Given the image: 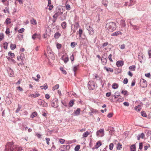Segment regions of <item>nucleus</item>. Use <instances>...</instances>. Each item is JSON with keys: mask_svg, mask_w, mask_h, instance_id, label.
Wrapping results in <instances>:
<instances>
[{"mask_svg": "<svg viewBox=\"0 0 151 151\" xmlns=\"http://www.w3.org/2000/svg\"><path fill=\"white\" fill-rule=\"evenodd\" d=\"M125 45L124 44H123L120 45V48L121 49H123L125 48Z\"/></svg>", "mask_w": 151, "mask_h": 151, "instance_id": "nucleus-62", "label": "nucleus"}, {"mask_svg": "<svg viewBox=\"0 0 151 151\" xmlns=\"http://www.w3.org/2000/svg\"><path fill=\"white\" fill-rule=\"evenodd\" d=\"M119 85L116 83H114L112 84V88L114 89L117 88L118 87Z\"/></svg>", "mask_w": 151, "mask_h": 151, "instance_id": "nucleus-26", "label": "nucleus"}, {"mask_svg": "<svg viewBox=\"0 0 151 151\" xmlns=\"http://www.w3.org/2000/svg\"><path fill=\"white\" fill-rule=\"evenodd\" d=\"M102 4L104 5L105 6H107L108 4V1L107 0H102Z\"/></svg>", "mask_w": 151, "mask_h": 151, "instance_id": "nucleus-23", "label": "nucleus"}, {"mask_svg": "<svg viewBox=\"0 0 151 151\" xmlns=\"http://www.w3.org/2000/svg\"><path fill=\"white\" fill-rule=\"evenodd\" d=\"M101 145V143L100 141L97 142L95 146L96 149H98Z\"/></svg>", "mask_w": 151, "mask_h": 151, "instance_id": "nucleus-20", "label": "nucleus"}, {"mask_svg": "<svg viewBox=\"0 0 151 151\" xmlns=\"http://www.w3.org/2000/svg\"><path fill=\"white\" fill-rule=\"evenodd\" d=\"M8 73L9 74L10 76L11 77L14 74L13 71L11 69H10L8 72Z\"/></svg>", "mask_w": 151, "mask_h": 151, "instance_id": "nucleus-37", "label": "nucleus"}, {"mask_svg": "<svg viewBox=\"0 0 151 151\" xmlns=\"http://www.w3.org/2000/svg\"><path fill=\"white\" fill-rule=\"evenodd\" d=\"M38 38L39 40H40L41 37L40 35L37 33L33 34L32 36V38L33 40H35L37 38Z\"/></svg>", "mask_w": 151, "mask_h": 151, "instance_id": "nucleus-10", "label": "nucleus"}, {"mask_svg": "<svg viewBox=\"0 0 151 151\" xmlns=\"http://www.w3.org/2000/svg\"><path fill=\"white\" fill-rule=\"evenodd\" d=\"M62 146H63V147L64 148V147H65L66 149V150H67V151L68 149H69L70 148V146L69 145H63Z\"/></svg>", "mask_w": 151, "mask_h": 151, "instance_id": "nucleus-54", "label": "nucleus"}, {"mask_svg": "<svg viewBox=\"0 0 151 151\" xmlns=\"http://www.w3.org/2000/svg\"><path fill=\"white\" fill-rule=\"evenodd\" d=\"M17 88V89L19 91H23L22 88L20 87V86H19Z\"/></svg>", "mask_w": 151, "mask_h": 151, "instance_id": "nucleus-58", "label": "nucleus"}, {"mask_svg": "<svg viewBox=\"0 0 151 151\" xmlns=\"http://www.w3.org/2000/svg\"><path fill=\"white\" fill-rule=\"evenodd\" d=\"M131 151H136V147L134 145H131L130 147Z\"/></svg>", "mask_w": 151, "mask_h": 151, "instance_id": "nucleus-25", "label": "nucleus"}, {"mask_svg": "<svg viewBox=\"0 0 151 151\" xmlns=\"http://www.w3.org/2000/svg\"><path fill=\"white\" fill-rule=\"evenodd\" d=\"M46 143L48 145H50V139L49 138H45Z\"/></svg>", "mask_w": 151, "mask_h": 151, "instance_id": "nucleus-50", "label": "nucleus"}, {"mask_svg": "<svg viewBox=\"0 0 151 151\" xmlns=\"http://www.w3.org/2000/svg\"><path fill=\"white\" fill-rule=\"evenodd\" d=\"M10 33V29L9 28H7L6 29V30L5 32V33L6 34H9Z\"/></svg>", "mask_w": 151, "mask_h": 151, "instance_id": "nucleus-52", "label": "nucleus"}, {"mask_svg": "<svg viewBox=\"0 0 151 151\" xmlns=\"http://www.w3.org/2000/svg\"><path fill=\"white\" fill-rule=\"evenodd\" d=\"M111 57L112 55L111 54H110L108 56V59L110 62H112L113 60H112V59L111 58Z\"/></svg>", "mask_w": 151, "mask_h": 151, "instance_id": "nucleus-55", "label": "nucleus"}, {"mask_svg": "<svg viewBox=\"0 0 151 151\" xmlns=\"http://www.w3.org/2000/svg\"><path fill=\"white\" fill-rule=\"evenodd\" d=\"M124 64V62L122 60H119L116 63V65L118 67H121Z\"/></svg>", "mask_w": 151, "mask_h": 151, "instance_id": "nucleus-12", "label": "nucleus"}, {"mask_svg": "<svg viewBox=\"0 0 151 151\" xmlns=\"http://www.w3.org/2000/svg\"><path fill=\"white\" fill-rule=\"evenodd\" d=\"M139 149L140 150H142L143 148V144L142 142L140 143L139 144Z\"/></svg>", "mask_w": 151, "mask_h": 151, "instance_id": "nucleus-59", "label": "nucleus"}, {"mask_svg": "<svg viewBox=\"0 0 151 151\" xmlns=\"http://www.w3.org/2000/svg\"><path fill=\"white\" fill-rule=\"evenodd\" d=\"M96 134L98 137H101L104 136V129H101L96 132Z\"/></svg>", "mask_w": 151, "mask_h": 151, "instance_id": "nucleus-4", "label": "nucleus"}, {"mask_svg": "<svg viewBox=\"0 0 151 151\" xmlns=\"http://www.w3.org/2000/svg\"><path fill=\"white\" fill-rule=\"evenodd\" d=\"M139 136L141 138L143 139L145 137V134L144 133H142L139 135Z\"/></svg>", "mask_w": 151, "mask_h": 151, "instance_id": "nucleus-63", "label": "nucleus"}, {"mask_svg": "<svg viewBox=\"0 0 151 151\" xmlns=\"http://www.w3.org/2000/svg\"><path fill=\"white\" fill-rule=\"evenodd\" d=\"M75 55V54H74V53H73L72 54L70 57V59L72 61H73L74 60V56Z\"/></svg>", "mask_w": 151, "mask_h": 151, "instance_id": "nucleus-34", "label": "nucleus"}, {"mask_svg": "<svg viewBox=\"0 0 151 151\" xmlns=\"http://www.w3.org/2000/svg\"><path fill=\"white\" fill-rule=\"evenodd\" d=\"M140 85L142 88H144L147 86V82L143 79H141L140 81Z\"/></svg>", "mask_w": 151, "mask_h": 151, "instance_id": "nucleus-5", "label": "nucleus"}, {"mask_svg": "<svg viewBox=\"0 0 151 151\" xmlns=\"http://www.w3.org/2000/svg\"><path fill=\"white\" fill-rule=\"evenodd\" d=\"M17 60L19 62L18 65L22 66L24 64V63L25 62V58L24 55L23 53H22L19 56H18L17 57Z\"/></svg>", "mask_w": 151, "mask_h": 151, "instance_id": "nucleus-3", "label": "nucleus"}, {"mask_svg": "<svg viewBox=\"0 0 151 151\" xmlns=\"http://www.w3.org/2000/svg\"><path fill=\"white\" fill-rule=\"evenodd\" d=\"M101 63L104 65H105L107 62V59L106 58H102L101 59Z\"/></svg>", "mask_w": 151, "mask_h": 151, "instance_id": "nucleus-18", "label": "nucleus"}, {"mask_svg": "<svg viewBox=\"0 0 151 151\" xmlns=\"http://www.w3.org/2000/svg\"><path fill=\"white\" fill-rule=\"evenodd\" d=\"M58 139V140L59 142L61 144H64L65 141V139L61 138H59Z\"/></svg>", "mask_w": 151, "mask_h": 151, "instance_id": "nucleus-30", "label": "nucleus"}, {"mask_svg": "<svg viewBox=\"0 0 151 151\" xmlns=\"http://www.w3.org/2000/svg\"><path fill=\"white\" fill-rule=\"evenodd\" d=\"M37 79H36L34 77H33L32 78L34 79L35 81H39V79H40V76L39 74H37Z\"/></svg>", "mask_w": 151, "mask_h": 151, "instance_id": "nucleus-40", "label": "nucleus"}, {"mask_svg": "<svg viewBox=\"0 0 151 151\" xmlns=\"http://www.w3.org/2000/svg\"><path fill=\"white\" fill-rule=\"evenodd\" d=\"M63 14V12H61V9H58L57 10V12L53 16L54 18L56 19L60 15H61Z\"/></svg>", "mask_w": 151, "mask_h": 151, "instance_id": "nucleus-7", "label": "nucleus"}, {"mask_svg": "<svg viewBox=\"0 0 151 151\" xmlns=\"http://www.w3.org/2000/svg\"><path fill=\"white\" fill-rule=\"evenodd\" d=\"M24 31V28H22L18 31V32L19 33H22Z\"/></svg>", "mask_w": 151, "mask_h": 151, "instance_id": "nucleus-53", "label": "nucleus"}, {"mask_svg": "<svg viewBox=\"0 0 151 151\" xmlns=\"http://www.w3.org/2000/svg\"><path fill=\"white\" fill-rule=\"evenodd\" d=\"M8 43L7 42H5L4 43V47L5 49H7V48Z\"/></svg>", "mask_w": 151, "mask_h": 151, "instance_id": "nucleus-49", "label": "nucleus"}, {"mask_svg": "<svg viewBox=\"0 0 151 151\" xmlns=\"http://www.w3.org/2000/svg\"><path fill=\"white\" fill-rule=\"evenodd\" d=\"M82 32L83 31L81 29H79L78 32V33L79 35V37H81Z\"/></svg>", "mask_w": 151, "mask_h": 151, "instance_id": "nucleus-61", "label": "nucleus"}, {"mask_svg": "<svg viewBox=\"0 0 151 151\" xmlns=\"http://www.w3.org/2000/svg\"><path fill=\"white\" fill-rule=\"evenodd\" d=\"M5 147L4 151H21L22 150L21 147L14 145L13 141L8 142Z\"/></svg>", "mask_w": 151, "mask_h": 151, "instance_id": "nucleus-1", "label": "nucleus"}, {"mask_svg": "<svg viewBox=\"0 0 151 151\" xmlns=\"http://www.w3.org/2000/svg\"><path fill=\"white\" fill-rule=\"evenodd\" d=\"M108 45V43L107 42H105L101 46V47L103 48L104 50H107L109 49V50L111 49L110 48H109L108 46L106 47Z\"/></svg>", "mask_w": 151, "mask_h": 151, "instance_id": "nucleus-9", "label": "nucleus"}, {"mask_svg": "<svg viewBox=\"0 0 151 151\" xmlns=\"http://www.w3.org/2000/svg\"><path fill=\"white\" fill-rule=\"evenodd\" d=\"M113 113H110L107 115V117L109 118H111L112 116Z\"/></svg>", "mask_w": 151, "mask_h": 151, "instance_id": "nucleus-56", "label": "nucleus"}, {"mask_svg": "<svg viewBox=\"0 0 151 151\" xmlns=\"http://www.w3.org/2000/svg\"><path fill=\"white\" fill-rule=\"evenodd\" d=\"M121 93L123 94L125 96L128 95V92L126 90H123L121 92Z\"/></svg>", "mask_w": 151, "mask_h": 151, "instance_id": "nucleus-36", "label": "nucleus"}, {"mask_svg": "<svg viewBox=\"0 0 151 151\" xmlns=\"http://www.w3.org/2000/svg\"><path fill=\"white\" fill-rule=\"evenodd\" d=\"M66 9L68 10H69L70 9V6L69 4H66L65 5Z\"/></svg>", "mask_w": 151, "mask_h": 151, "instance_id": "nucleus-47", "label": "nucleus"}, {"mask_svg": "<svg viewBox=\"0 0 151 151\" xmlns=\"http://www.w3.org/2000/svg\"><path fill=\"white\" fill-rule=\"evenodd\" d=\"M122 33L119 31H117L116 32H115L113 33L112 34L111 36H118L119 35H122Z\"/></svg>", "mask_w": 151, "mask_h": 151, "instance_id": "nucleus-15", "label": "nucleus"}, {"mask_svg": "<svg viewBox=\"0 0 151 151\" xmlns=\"http://www.w3.org/2000/svg\"><path fill=\"white\" fill-rule=\"evenodd\" d=\"M136 66L135 65H133L130 66L129 69L131 71H134L135 70Z\"/></svg>", "mask_w": 151, "mask_h": 151, "instance_id": "nucleus-28", "label": "nucleus"}, {"mask_svg": "<svg viewBox=\"0 0 151 151\" xmlns=\"http://www.w3.org/2000/svg\"><path fill=\"white\" fill-rule=\"evenodd\" d=\"M107 26L108 30L110 32H113L116 28V23L113 22H109L107 24Z\"/></svg>", "mask_w": 151, "mask_h": 151, "instance_id": "nucleus-2", "label": "nucleus"}, {"mask_svg": "<svg viewBox=\"0 0 151 151\" xmlns=\"http://www.w3.org/2000/svg\"><path fill=\"white\" fill-rule=\"evenodd\" d=\"M104 69L106 70L108 72H111L112 73L114 71V70L111 68H107L106 67H104Z\"/></svg>", "mask_w": 151, "mask_h": 151, "instance_id": "nucleus-17", "label": "nucleus"}, {"mask_svg": "<svg viewBox=\"0 0 151 151\" xmlns=\"http://www.w3.org/2000/svg\"><path fill=\"white\" fill-rule=\"evenodd\" d=\"M141 114L142 116L143 117H146L147 116L146 113L144 111L141 112Z\"/></svg>", "mask_w": 151, "mask_h": 151, "instance_id": "nucleus-48", "label": "nucleus"}, {"mask_svg": "<svg viewBox=\"0 0 151 151\" xmlns=\"http://www.w3.org/2000/svg\"><path fill=\"white\" fill-rule=\"evenodd\" d=\"M77 43L75 42H73L71 43V46L73 48L75 47L77 45Z\"/></svg>", "mask_w": 151, "mask_h": 151, "instance_id": "nucleus-35", "label": "nucleus"}, {"mask_svg": "<svg viewBox=\"0 0 151 151\" xmlns=\"http://www.w3.org/2000/svg\"><path fill=\"white\" fill-rule=\"evenodd\" d=\"M8 55H9L11 56L12 58H14L15 55L13 53H12L11 51L9 52Z\"/></svg>", "mask_w": 151, "mask_h": 151, "instance_id": "nucleus-39", "label": "nucleus"}, {"mask_svg": "<svg viewBox=\"0 0 151 151\" xmlns=\"http://www.w3.org/2000/svg\"><path fill=\"white\" fill-rule=\"evenodd\" d=\"M60 70L62 71L63 74H66L67 73L66 71L63 69V68L61 67L60 68Z\"/></svg>", "mask_w": 151, "mask_h": 151, "instance_id": "nucleus-46", "label": "nucleus"}, {"mask_svg": "<svg viewBox=\"0 0 151 151\" xmlns=\"http://www.w3.org/2000/svg\"><path fill=\"white\" fill-rule=\"evenodd\" d=\"M74 101L73 100H71L69 103V105L70 107L73 106L74 104Z\"/></svg>", "mask_w": 151, "mask_h": 151, "instance_id": "nucleus-43", "label": "nucleus"}, {"mask_svg": "<svg viewBox=\"0 0 151 151\" xmlns=\"http://www.w3.org/2000/svg\"><path fill=\"white\" fill-rule=\"evenodd\" d=\"M135 109L137 111H139L141 109L140 106L138 105L135 107Z\"/></svg>", "mask_w": 151, "mask_h": 151, "instance_id": "nucleus-33", "label": "nucleus"}, {"mask_svg": "<svg viewBox=\"0 0 151 151\" xmlns=\"http://www.w3.org/2000/svg\"><path fill=\"white\" fill-rule=\"evenodd\" d=\"M81 111V109L80 108H77V110L74 111V113L75 114V115L78 116L80 114Z\"/></svg>", "mask_w": 151, "mask_h": 151, "instance_id": "nucleus-14", "label": "nucleus"}, {"mask_svg": "<svg viewBox=\"0 0 151 151\" xmlns=\"http://www.w3.org/2000/svg\"><path fill=\"white\" fill-rule=\"evenodd\" d=\"M16 47V45L15 44H11L10 45V48L11 50H13Z\"/></svg>", "mask_w": 151, "mask_h": 151, "instance_id": "nucleus-41", "label": "nucleus"}, {"mask_svg": "<svg viewBox=\"0 0 151 151\" xmlns=\"http://www.w3.org/2000/svg\"><path fill=\"white\" fill-rule=\"evenodd\" d=\"M90 132L86 131L83 134V138L87 137L89 134Z\"/></svg>", "mask_w": 151, "mask_h": 151, "instance_id": "nucleus-16", "label": "nucleus"}, {"mask_svg": "<svg viewBox=\"0 0 151 151\" xmlns=\"http://www.w3.org/2000/svg\"><path fill=\"white\" fill-rule=\"evenodd\" d=\"M80 146L79 145H77V146L75 147V151H78L79 149H80Z\"/></svg>", "mask_w": 151, "mask_h": 151, "instance_id": "nucleus-42", "label": "nucleus"}, {"mask_svg": "<svg viewBox=\"0 0 151 151\" xmlns=\"http://www.w3.org/2000/svg\"><path fill=\"white\" fill-rule=\"evenodd\" d=\"M40 87L42 89L46 90L48 88L47 84V83H45L44 86H40Z\"/></svg>", "mask_w": 151, "mask_h": 151, "instance_id": "nucleus-27", "label": "nucleus"}, {"mask_svg": "<svg viewBox=\"0 0 151 151\" xmlns=\"http://www.w3.org/2000/svg\"><path fill=\"white\" fill-rule=\"evenodd\" d=\"M60 35V34L59 32H56L55 34L54 37L56 39L58 38Z\"/></svg>", "mask_w": 151, "mask_h": 151, "instance_id": "nucleus-31", "label": "nucleus"}, {"mask_svg": "<svg viewBox=\"0 0 151 151\" xmlns=\"http://www.w3.org/2000/svg\"><path fill=\"white\" fill-rule=\"evenodd\" d=\"M86 130V129L85 128H82L81 129H80L78 130V131L80 132H85Z\"/></svg>", "mask_w": 151, "mask_h": 151, "instance_id": "nucleus-60", "label": "nucleus"}, {"mask_svg": "<svg viewBox=\"0 0 151 151\" xmlns=\"http://www.w3.org/2000/svg\"><path fill=\"white\" fill-rule=\"evenodd\" d=\"M30 22L31 24L35 25L37 24V22L35 19L34 18L30 20Z\"/></svg>", "mask_w": 151, "mask_h": 151, "instance_id": "nucleus-21", "label": "nucleus"}, {"mask_svg": "<svg viewBox=\"0 0 151 151\" xmlns=\"http://www.w3.org/2000/svg\"><path fill=\"white\" fill-rule=\"evenodd\" d=\"M87 29L89 31V34L93 35L94 33V30L91 27V26H89L87 28Z\"/></svg>", "mask_w": 151, "mask_h": 151, "instance_id": "nucleus-11", "label": "nucleus"}, {"mask_svg": "<svg viewBox=\"0 0 151 151\" xmlns=\"http://www.w3.org/2000/svg\"><path fill=\"white\" fill-rule=\"evenodd\" d=\"M5 22L7 24H10L11 23V19L9 18H7L5 21Z\"/></svg>", "mask_w": 151, "mask_h": 151, "instance_id": "nucleus-32", "label": "nucleus"}, {"mask_svg": "<svg viewBox=\"0 0 151 151\" xmlns=\"http://www.w3.org/2000/svg\"><path fill=\"white\" fill-rule=\"evenodd\" d=\"M62 59L65 63H66L69 60L68 57L64 55H63L62 57Z\"/></svg>", "mask_w": 151, "mask_h": 151, "instance_id": "nucleus-13", "label": "nucleus"}, {"mask_svg": "<svg viewBox=\"0 0 151 151\" xmlns=\"http://www.w3.org/2000/svg\"><path fill=\"white\" fill-rule=\"evenodd\" d=\"M90 111L89 113L91 115H92V114L94 113H97L98 112L97 110L92 108L90 109Z\"/></svg>", "mask_w": 151, "mask_h": 151, "instance_id": "nucleus-22", "label": "nucleus"}, {"mask_svg": "<svg viewBox=\"0 0 151 151\" xmlns=\"http://www.w3.org/2000/svg\"><path fill=\"white\" fill-rule=\"evenodd\" d=\"M61 26L63 29H65L67 27V23L65 22H64L61 23Z\"/></svg>", "mask_w": 151, "mask_h": 151, "instance_id": "nucleus-19", "label": "nucleus"}, {"mask_svg": "<svg viewBox=\"0 0 151 151\" xmlns=\"http://www.w3.org/2000/svg\"><path fill=\"white\" fill-rule=\"evenodd\" d=\"M62 46L61 44L59 43H57L56 45V47L58 49H60Z\"/></svg>", "mask_w": 151, "mask_h": 151, "instance_id": "nucleus-51", "label": "nucleus"}, {"mask_svg": "<svg viewBox=\"0 0 151 151\" xmlns=\"http://www.w3.org/2000/svg\"><path fill=\"white\" fill-rule=\"evenodd\" d=\"M122 148V145L120 143H118L117 146H116V148L118 150H120Z\"/></svg>", "mask_w": 151, "mask_h": 151, "instance_id": "nucleus-24", "label": "nucleus"}, {"mask_svg": "<svg viewBox=\"0 0 151 151\" xmlns=\"http://www.w3.org/2000/svg\"><path fill=\"white\" fill-rule=\"evenodd\" d=\"M59 87V84H56L55 86H54L52 88V90L53 91H55V90L58 89Z\"/></svg>", "mask_w": 151, "mask_h": 151, "instance_id": "nucleus-29", "label": "nucleus"}, {"mask_svg": "<svg viewBox=\"0 0 151 151\" xmlns=\"http://www.w3.org/2000/svg\"><path fill=\"white\" fill-rule=\"evenodd\" d=\"M37 113L36 112H34L33 113H32V114L31 116V118H34V117H35L37 115Z\"/></svg>", "mask_w": 151, "mask_h": 151, "instance_id": "nucleus-38", "label": "nucleus"}, {"mask_svg": "<svg viewBox=\"0 0 151 151\" xmlns=\"http://www.w3.org/2000/svg\"><path fill=\"white\" fill-rule=\"evenodd\" d=\"M114 145L113 143H111L110 144L109 147V149L110 150H112L114 147Z\"/></svg>", "mask_w": 151, "mask_h": 151, "instance_id": "nucleus-44", "label": "nucleus"}, {"mask_svg": "<svg viewBox=\"0 0 151 151\" xmlns=\"http://www.w3.org/2000/svg\"><path fill=\"white\" fill-rule=\"evenodd\" d=\"M128 82V80L127 78H125L124 79L123 81V83L124 84H126Z\"/></svg>", "mask_w": 151, "mask_h": 151, "instance_id": "nucleus-57", "label": "nucleus"}, {"mask_svg": "<svg viewBox=\"0 0 151 151\" xmlns=\"http://www.w3.org/2000/svg\"><path fill=\"white\" fill-rule=\"evenodd\" d=\"M114 100L116 102H121L124 100L123 98L120 97V95L115 96L114 95Z\"/></svg>", "mask_w": 151, "mask_h": 151, "instance_id": "nucleus-6", "label": "nucleus"}, {"mask_svg": "<svg viewBox=\"0 0 151 151\" xmlns=\"http://www.w3.org/2000/svg\"><path fill=\"white\" fill-rule=\"evenodd\" d=\"M78 66L77 65L76 66H74L73 67V71L76 72L78 70Z\"/></svg>", "mask_w": 151, "mask_h": 151, "instance_id": "nucleus-45", "label": "nucleus"}, {"mask_svg": "<svg viewBox=\"0 0 151 151\" xmlns=\"http://www.w3.org/2000/svg\"><path fill=\"white\" fill-rule=\"evenodd\" d=\"M121 27H122V28H123L124 29H121L120 30L122 31L124 30L125 32L126 26L125 24V21L124 20H122L121 22Z\"/></svg>", "mask_w": 151, "mask_h": 151, "instance_id": "nucleus-8", "label": "nucleus"}, {"mask_svg": "<svg viewBox=\"0 0 151 151\" xmlns=\"http://www.w3.org/2000/svg\"><path fill=\"white\" fill-rule=\"evenodd\" d=\"M148 53L149 55V58H151V50H149L148 51Z\"/></svg>", "mask_w": 151, "mask_h": 151, "instance_id": "nucleus-64", "label": "nucleus"}]
</instances>
